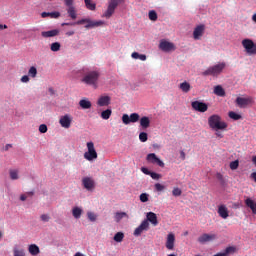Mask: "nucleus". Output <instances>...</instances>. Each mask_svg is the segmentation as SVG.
<instances>
[{"label": "nucleus", "instance_id": "f257e3e1", "mask_svg": "<svg viewBox=\"0 0 256 256\" xmlns=\"http://www.w3.org/2000/svg\"><path fill=\"white\" fill-rule=\"evenodd\" d=\"M208 125L214 131H224L228 125L221 119V116L214 114L208 118Z\"/></svg>", "mask_w": 256, "mask_h": 256}, {"label": "nucleus", "instance_id": "f03ea898", "mask_svg": "<svg viewBox=\"0 0 256 256\" xmlns=\"http://www.w3.org/2000/svg\"><path fill=\"white\" fill-rule=\"evenodd\" d=\"M99 77H101V74L99 73V71L94 70L86 73L81 81L82 83H85V85H90L91 87H94V89H97V84L99 83Z\"/></svg>", "mask_w": 256, "mask_h": 256}, {"label": "nucleus", "instance_id": "7ed1b4c3", "mask_svg": "<svg viewBox=\"0 0 256 256\" xmlns=\"http://www.w3.org/2000/svg\"><path fill=\"white\" fill-rule=\"evenodd\" d=\"M223 69H225V63H219L216 64L214 66H210L208 67L203 73L202 75H204V77H217L219 75H221V73H223Z\"/></svg>", "mask_w": 256, "mask_h": 256}, {"label": "nucleus", "instance_id": "20e7f679", "mask_svg": "<svg viewBox=\"0 0 256 256\" xmlns=\"http://www.w3.org/2000/svg\"><path fill=\"white\" fill-rule=\"evenodd\" d=\"M123 3H125V0H109L107 10L104 12L103 17L111 19L115 13V9H117L119 5H123Z\"/></svg>", "mask_w": 256, "mask_h": 256}, {"label": "nucleus", "instance_id": "39448f33", "mask_svg": "<svg viewBox=\"0 0 256 256\" xmlns=\"http://www.w3.org/2000/svg\"><path fill=\"white\" fill-rule=\"evenodd\" d=\"M86 146L88 151L84 153V159H86V161H94V159H97L95 144L93 142H87Z\"/></svg>", "mask_w": 256, "mask_h": 256}, {"label": "nucleus", "instance_id": "423d86ee", "mask_svg": "<svg viewBox=\"0 0 256 256\" xmlns=\"http://www.w3.org/2000/svg\"><path fill=\"white\" fill-rule=\"evenodd\" d=\"M242 46L248 55H256V43L253 40L249 38L242 40Z\"/></svg>", "mask_w": 256, "mask_h": 256}, {"label": "nucleus", "instance_id": "0eeeda50", "mask_svg": "<svg viewBox=\"0 0 256 256\" xmlns=\"http://www.w3.org/2000/svg\"><path fill=\"white\" fill-rule=\"evenodd\" d=\"M86 23V25H85ZM103 21H92L91 19H81L76 22V25H85V29H93V27H101Z\"/></svg>", "mask_w": 256, "mask_h": 256}, {"label": "nucleus", "instance_id": "6e6552de", "mask_svg": "<svg viewBox=\"0 0 256 256\" xmlns=\"http://www.w3.org/2000/svg\"><path fill=\"white\" fill-rule=\"evenodd\" d=\"M159 49L164 51V53H169L171 51H175L176 47L174 43L162 39L159 43Z\"/></svg>", "mask_w": 256, "mask_h": 256}, {"label": "nucleus", "instance_id": "1a4fd4ad", "mask_svg": "<svg viewBox=\"0 0 256 256\" xmlns=\"http://www.w3.org/2000/svg\"><path fill=\"white\" fill-rule=\"evenodd\" d=\"M139 119H141V117L138 113H132L130 114V116H128L127 114H123L122 123H124V125H129L130 123H137Z\"/></svg>", "mask_w": 256, "mask_h": 256}, {"label": "nucleus", "instance_id": "9d476101", "mask_svg": "<svg viewBox=\"0 0 256 256\" xmlns=\"http://www.w3.org/2000/svg\"><path fill=\"white\" fill-rule=\"evenodd\" d=\"M146 160L148 163H151L152 165H158V167H165V163L157 157V154L150 153L146 156Z\"/></svg>", "mask_w": 256, "mask_h": 256}, {"label": "nucleus", "instance_id": "9b49d317", "mask_svg": "<svg viewBox=\"0 0 256 256\" xmlns=\"http://www.w3.org/2000/svg\"><path fill=\"white\" fill-rule=\"evenodd\" d=\"M59 123L63 129H70L71 123H73V117L71 115L66 114L64 116H61L59 119Z\"/></svg>", "mask_w": 256, "mask_h": 256}, {"label": "nucleus", "instance_id": "f8f14e48", "mask_svg": "<svg viewBox=\"0 0 256 256\" xmlns=\"http://www.w3.org/2000/svg\"><path fill=\"white\" fill-rule=\"evenodd\" d=\"M192 109L194 111H198L199 113H205L207 109H209V106L205 102H200V101H194L191 103Z\"/></svg>", "mask_w": 256, "mask_h": 256}, {"label": "nucleus", "instance_id": "ddd939ff", "mask_svg": "<svg viewBox=\"0 0 256 256\" xmlns=\"http://www.w3.org/2000/svg\"><path fill=\"white\" fill-rule=\"evenodd\" d=\"M82 185L87 191H93L95 189V180L91 177H84L82 179Z\"/></svg>", "mask_w": 256, "mask_h": 256}, {"label": "nucleus", "instance_id": "4468645a", "mask_svg": "<svg viewBox=\"0 0 256 256\" xmlns=\"http://www.w3.org/2000/svg\"><path fill=\"white\" fill-rule=\"evenodd\" d=\"M149 229V222L147 220H143L141 224L134 230V236L139 237L143 231H147Z\"/></svg>", "mask_w": 256, "mask_h": 256}, {"label": "nucleus", "instance_id": "2eb2a0df", "mask_svg": "<svg viewBox=\"0 0 256 256\" xmlns=\"http://www.w3.org/2000/svg\"><path fill=\"white\" fill-rule=\"evenodd\" d=\"M165 247H166V249H168V251H174V249H175V234L169 233L167 235Z\"/></svg>", "mask_w": 256, "mask_h": 256}, {"label": "nucleus", "instance_id": "dca6fc26", "mask_svg": "<svg viewBox=\"0 0 256 256\" xmlns=\"http://www.w3.org/2000/svg\"><path fill=\"white\" fill-rule=\"evenodd\" d=\"M217 239V235L215 234H202L198 237V242L204 245V243H209L210 241H215Z\"/></svg>", "mask_w": 256, "mask_h": 256}, {"label": "nucleus", "instance_id": "f3484780", "mask_svg": "<svg viewBox=\"0 0 256 256\" xmlns=\"http://www.w3.org/2000/svg\"><path fill=\"white\" fill-rule=\"evenodd\" d=\"M204 33H205V25L204 24H200V25L196 26L193 31V37H194L195 41H199V39H201V36L204 35Z\"/></svg>", "mask_w": 256, "mask_h": 256}, {"label": "nucleus", "instance_id": "a211bd4d", "mask_svg": "<svg viewBox=\"0 0 256 256\" xmlns=\"http://www.w3.org/2000/svg\"><path fill=\"white\" fill-rule=\"evenodd\" d=\"M252 102H253V98H251V97H248V98L237 97L236 98V104L240 108L247 107V105H249V103H252Z\"/></svg>", "mask_w": 256, "mask_h": 256}, {"label": "nucleus", "instance_id": "6ab92c4d", "mask_svg": "<svg viewBox=\"0 0 256 256\" xmlns=\"http://www.w3.org/2000/svg\"><path fill=\"white\" fill-rule=\"evenodd\" d=\"M111 105V97L110 96H100L97 101L98 107H109Z\"/></svg>", "mask_w": 256, "mask_h": 256}, {"label": "nucleus", "instance_id": "aec40b11", "mask_svg": "<svg viewBox=\"0 0 256 256\" xmlns=\"http://www.w3.org/2000/svg\"><path fill=\"white\" fill-rule=\"evenodd\" d=\"M146 221L151 223L154 227H157L159 225V220H157V214L155 212H148L146 215Z\"/></svg>", "mask_w": 256, "mask_h": 256}, {"label": "nucleus", "instance_id": "412c9836", "mask_svg": "<svg viewBox=\"0 0 256 256\" xmlns=\"http://www.w3.org/2000/svg\"><path fill=\"white\" fill-rule=\"evenodd\" d=\"M236 252H237V247L229 246L223 252L217 253L214 256H229V255L235 254Z\"/></svg>", "mask_w": 256, "mask_h": 256}, {"label": "nucleus", "instance_id": "4be33fe9", "mask_svg": "<svg viewBox=\"0 0 256 256\" xmlns=\"http://www.w3.org/2000/svg\"><path fill=\"white\" fill-rule=\"evenodd\" d=\"M218 215H220L222 219H227V217H229V210L227 209V206L220 205L218 207Z\"/></svg>", "mask_w": 256, "mask_h": 256}, {"label": "nucleus", "instance_id": "5701e85b", "mask_svg": "<svg viewBox=\"0 0 256 256\" xmlns=\"http://www.w3.org/2000/svg\"><path fill=\"white\" fill-rule=\"evenodd\" d=\"M57 35H59L58 29L41 32V36L45 39H48L49 37H57Z\"/></svg>", "mask_w": 256, "mask_h": 256}, {"label": "nucleus", "instance_id": "b1692460", "mask_svg": "<svg viewBox=\"0 0 256 256\" xmlns=\"http://www.w3.org/2000/svg\"><path fill=\"white\" fill-rule=\"evenodd\" d=\"M140 127H142V129H149V127H151V119L147 116L140 118Z\"/></svg>", "mask_w": 256, "mask_h": 256}, {"label": "nucleus", "instance_id": "393cba45", "mask_svg": "<svg viewBox=\"0 0 256 256\" xmlns=\"http://www.w3.org/2000/svg\"><path fill=\"white\" fill-rule=\"evenodd\" d=\"M214 95H217V97H225V89L221 85H217L214 87L213 90Z\"/></svg>", "mask_w": 256, "mask_h": 256}, {"label": "nucleus", "instance_id": "a878e982", "mask_svg": "<svg viewBox=\"0 0 256 256\" xmlns=\"http://www.w3.org/2000/svg\"><path fill=\"white\" fill-rule=\"evenodd\" d=\"M179 89H181L183 93H189V91H191V84H189L187 81H184L180 83Z\"/></svg>", "mask_w": 256, "mask_h": 256}, {"label": "nucleus", "instance_id": "bb28decb", "mask_svg": "<svg viewBox=\"0 0 256 256\" xmlns=\"http://www.w3.org/2000/svg\"><path fill=\"white\" fill-rule=\"evenodd\" d=\"M72 215L74 217V219H81V215H83V209H81L80 207H74L72 209Z\"/></svg>", "mask_w": 256, "mask_h": 256}, {"label": "nucleus", "instance_id": "cd10ccee", "mask_svg": "<svg viewBox=\"0 0 256 256\" xmlns=\"http://www.w3.org/2000/svg\"><path fill=\"white\" fill-rule=\"evenodd\" d=\"M28 251L31 255H39V253H41V250H39V246H37V244H31Z\"/></svg>", "mask_w": 256, "mask_h": 256}, {"label": "nucleus", "instance_id": "c85d7f7f", "mask_svg": "<svg viewBox=\"0 0 256 256\" xmlns=\"http://www.w3.org/2000/svg\"><path fill=\"white\" fill-rule=\"evenodd\" d=\"M79 105H80L81 109H91V107H92L91 101H89L88 99L80 100Z\"/></svg>", "mask_w": 256, "mask_h": 256}, {"label": "nucleus", "instance_id": "c756f323", "mask_svg": "<svg viewBox=\"0 0 256 256\" xmlns=\"http://www.w3.org/2000/svg\"><path fill=\"white\" fill-rule=\"evenodd\" d=\"M84 3L89 11H95V9H97V4L92 0H84Z\"/></svg>", "mask_w": 256, "mask_h": 256}, {"label": "nucleus", "instance_id": "7c9ffc66", "mask_svg": "<svg viewBox=\"0 0 256 256\" xmlns=\"http://www.w3.org/2000/svg\"><path fill=\"white\" fill-rule=\"evenodd\" d=\"M67 13L73 20L77 19V10L75 9V6H70L67 9Z\"/></svg>", "mask_w": 256, "mask_h": 256}, {"label": "nucleus", "instance_id": "2f4dec72", "mask_svg": "<svg viewBox=\"0 0 256 256\" xmlns=\"http://www.w3.org/2000/svg\"><path fill=\"white\" fill-rule=\"evenodd\" d=\"M123 239H125V234L123 232H117L114 235V241L116 243H121L123 241Z\"/></svg>", "mask_w": 256, "mask_h": 256}, {"label": "nucleus", "instance_id": "473e14b6", "mask_svg": "<svg viewBox=\"0 0 256 256\" xmlns=\"http://www.w3.org/2000/svg\"><path fill=\"white\" fill-rule=\"evenodd\" d=\"M228 116L230 117V119H233V121H239V119H242L243 116H241V114H238L234 111H230L228 113Z\"/></svg>", "mask_w": 256, "mask_h": 256}, {"label": "nucleus", "instance_id": "72a5a7b5", "mask_svg": "<svg viewBox=\"0 0 256 256\" xmlns=\"http://www.w3.org/2000/svg\"><path fill=\"white\" fill-rule=\"evenodd\" d=\"M113 111L111 109H106L101 112V117L107 121V119H110Z\"/></svg>", "mask_w": 256, "mask_h": 256}, {"label": "nucleus", "instance_id": "f704fd0d", "mask_svg": "<svg viewBox=\"0 0 256 256\" xmlns=\"http://www.w3.org/2000/svg\"><path fill=\"white\" fill-rule=\"evenodd\" d=\"M28 77H32V79H35V77H37V68L35 66H31L29 68Z\"/></svg>", "mask_w": 256, "mask_h": 256}, {"label": "nucleus", "instance_id": "c9c22d12", "mask_svg": "<svg viewBox=\"0 0 256 256\" xmlns=\"http://www.w3.org/2000/svg\"><path fill=\"white\" fill-rule=\"evenodd\" d=\"M123 217H127V213L125 212H116L114 219L116 221V223H119V221H121V219H123Z\"/></svg>", "mask_w": 256, "mask_h": 256}, {"label": "nucleus", "instance_id": "e433bc0d", "mask_svg": "<svg viewBox=\"0 0 256 256\" xmlns=\"http://www.w3.org/2000/svg\"><path fill=\"white\" fill-rule=\"evenodd\" d=\"M50 50L53 52L61 51V43L54 42L50 45Z\"/></svg>", "mask_w": 256, "mask_h": 256}, {"label": "nucleus", "instance_id": "4c0bfd02", "mask_svg": "<svg viewBox=\"0 0 256 256\" xmlns=\"http://www.w3.org/2000/svg\"><path fill=\"white\" fill-rule=\"evenodd\" d=\"M10 179H12V181H16V179H19V171L18 170H10Z\"/></svg>", "mask_w": 256, "mask_h": 256}, {"label": "nucleus", "instance_id": "58836bf2", "mask_svg": "<svg viewBox=\"0 0 256 256\" xmlns=\"http://www.w3.org/2000/svg\"><path fill=\"white\" fill-rule=\"evenodd\" d=\"M14 256H25V250L14 248L13 249Z\"/></svg>", "mask_w": 256, "mask_h": 256}, {"label": "nucleus", "instance_id": "ea45409f", "mask_svg": "<svg viewBox=\"0 0 256 256\" xmlns=\"http://www.w3.org/2000/svg\"><path fill=\"white\" fill-rule=\"evenodd\" d=\"M150 21H157V12L155 10H151L148 14Z\"/></svg>", "mask_w": 256, "mask_h": 256}, {"label": "nucleus", "instance_id": "a19ab883", "mask_svg": "<svg viewBox=\"0 0 256 256\" xmlns=\"http://www.w3.org/2000/svg\"><path fill=\"white\" fill-rule=\"evenodd\" d=\"M139 139H140L141 143H146V141L148 139L147 132H141L139 134Z\"/></svg>", "mask_w": 256, "mask_h": 256}, {"label": "nucleus", "instance_id": "79ce46f5", "mask_svg": "<svg viewBox=\"0 0 256 256\" xmlns=\"http://www.w3.org/2000/svg\"><path fill=\"white\" fill-rule=\"evenodd\" d=\"M182 193L183 191H181V189L177 187L172 190V195L174 197H181Z\"/></svg>", "mask_w": 256, "mask_h": 256}, {"label": "nucleus", "instance_id": "37998d69", "mask_svg": "<svg viewBox=\"0 0 256 256\" xmlns=\"http://www.w3.org/2000/svg\"><path fill=\"white\" fill-rule=\"evenodd\" d=\"M238 168H239V160H235L230 163V169L232 171H235V169H238Z\"/></svg>", "mask_w": 256, "mask_h": 256}, {"label": "nucleus", "instance_id": "c03bdc74", "mask_svg": "<svg viewBox=\"0 0 256 256\" xmlns=\"http://www.w3.org/2000/svg\"><path fill=\"white\" fill-rule=\"evenodd\" d=\"M87 217L89 221H92V222L97 221V215H95V213L93 212H87Z\"/></svg>", "mask_w": 256, "mask_h": 256}, {"label": "nucleus", "instance_id": "a18cd8bd", "mask_svg": "<svg viewBox=\"0 0 256 256\" xmlns=\"http://www.w3.org/2000/svg\"><path fill=\"white\" fill-rule=\"evenodd\" d=\"M140 201H141L142 203H147V201H149V194H147V193H142V194L140 195Z\"/></svg>", "mask_w": 256, "mask_h": 256}, {"label": "nucleus", "instance_id": "49530a36", "mask_svg": "<svg viewBox=\"0 0 256 256\" xmlns=\"http://www.w3.org/2000/svg\"><path fill=\"white\" fill-rule=\"evenodd\" d=\"M41 221H43L44 223H49V221L51 220V217L49 216V214H42L40 216Z\"/></svg>", "mask_w": 256, "mask_h": 256}, {"label": "nucleus", "instance_id": "de8ad7c7", "mask_svg": "<svg viewBox=\"0 0 256 256\" xmlns=\"http://www.w3.org/2000/svg\"><path fill=\"white\" fill-rule=\"evenodd\" d=\"M154 187H155V190L158 191V192L165 191V186L160 184V183H156L154 185Z\"/></svg>", "mask_w": 256, "mask_h": 256}, {"label": "nucleus", "instance_id": "09e8293b", "mask_svg": "<svg viewBox=\"0 0 256 256\" xmlns=\"http://www.w3.org/2000/svg\"><path fill=\"white\" fill-rule=\"evenodd\" d=\"M150 177L158 181V179H161V174H158L156 172H150Z\"/></svg>", "mask_w": 256, "mask_h": 256}, {"label": "nucleus", "instance_id": "8fccbe9b", "mask_svg": "<svg viewBox=\"0 0 256 256\" xmlns=\"http://www.w3.org/2000/svg\"><path fill=\"white\" fill-rule=\"evenodd\" d=\"M51 19H59L61 17V13L59 12H50Z\"/></svg>", "mask_w": 256, "mask_h": 256}, {"label": "nucleus", "instance_id": "3c124183", "mask_svg": "<svg viewBox=\"0 0 256 256\" xmlns=\"http://www.w3.org/2000/svg\"><path fill=\"white\" fill-rule=\"evenodd\" d=\"M73 3H75V0H64V5H66V7H74Z\"/></svg>", "mask_w": 256, "mask_h": 256}, {"label": "nucleus", "instance_id": "603ef678", "mask_svg": "<svg viewBox=\"0 0 256 256\" xmlns=\"http://www.w3.org/2000/svg\"><path fill=\"white\" fill-rule=\"evenodd\" d=\"M39 132H40V133H47V125L41 124V125L39 126Z\"/></svg>", "mask_w": 256, "mask_h": 256}, {"label": "nucleus", "instance_id": "864d4df0", "mask_svg": "<svg viewBox=\"0 0 256 256\" xmlns=\"http://www.w3.org/2000/svg\"><path fill=\"white\" fill-rule=\"evenodd\" d=\"M30 79L29 76L24 75L21 77V83H29Z\"/></svg>", "mask_w": 256, "mask_h": 256}, {"label": "nucleus", "instance_id": "5fc2aeb1", "mask_svg": "<svg viewBox=\"0 0 256 256\" xmlns=\"http://www.w3.org/2000/svg\"><path fill=\"white\" fill-rule=\"evenodd\" d=\"M216 178L218 179V181H221V183H223V181H225L223 178V174H221L219 172L216 174Z\"/></svg>", "mask_w": 256, "mask_h": 256}, {"label": "nucleus", "instance_id": "6e6d98bb", "mask_svg": "<svg viewBox=\"0 0 256 256\" xmlns=\"http://www.w3.org/2000/svg\"><path fill=\"white\" fill-rule=\"evenodd\" d=\"M142 173H144V175H151V171H149V169L142 167L141 168Z\"/></svg>", "mask_w": 256, "mask_h": 256}, {"label": "nucleus", "instance_id": "4d7b16f0", "mask_svg": "<svg viewBox=\"0 0 256 256\" xmlns=\"http://www.w3.org/2000/svg\"><path fill=\"white\" fill-rule=\"evenodd\" d=\"M138 59H140V61H147V56L145 54H140Z\"/></svg>", "mask_w": 256, "mask_h": 256}, {"label": "nucleus", "instance_id": "13d9d810", "mask_svg": "<svg viewBox=\"0 0 256 256\" xmlns=\"http://www.w3.org/2000/svg\"><path fill=\"white\" fill-rule=\"evenodd\" d=\"M139 52H133L132 54H131V57H132V59H139Z\"/></svg>", "mask_w": 256, "mask_h": 256}, {"label": "nucleus", "instance_id": "bf43d9fd", "mask_svg": "<svg viewBox=\"0 0 256 256\" xmlns=\"http://www.w3.org/2000/svg\"><path fill=\"white\" fill-rule=\"evenodd\" d=\"M50 15H51V12H42V13H41V17H42L43 19H45V17H50Z\"/></svg>", "mask_w": 256, "mask_h": 256}, {"label": "nucleus", "instance_id": "052dcab7", "mask_svg": "<svg viewBox=\"0 0 256 256\" xmlns=\"http://www.w3.org/2000/svg\"><path fill=\"white\" fill-rule=\"evenodd\" d=\"M20 201H27V195L22 194V195L20 196Z\"/></svg>", "mask_w": 256, "mask_h": 256}, {"label": "nucleus", "instance_id": "680f3d73", "mask_svg": "<svg viewBox=\"0 0 256 256\" xmlns=\"http://www.w3.org/2000/svg\"><path fill=\"white\" fill-rule=\"evenodd\" d=\"M251 179H253V181H255L256 183V172H253L251 175H250Z\"/></svg>", "mask_w": 256, "mask_h": 256}, {"label": "nucleus", "instance_id": "e2e57ef3", "mask_svg": "<svg viewBox=\"0 0 256 256\" xmlns=\"http://www.w3.org/2000/svg\"><path fill=\"white\" fill-rule=\"evenodd\" d=\"M66 35H67L68 37H71V36L75 35V31L66 32Z\"/></svg>", "mask_w": 256, "mask_h": 256}, {"label": "nucleus", "instance_id": "0e129e2a", "mask_svg": "<svg viewBox=\"0 0 256 256\" xmlns=\"http://www.w3.org/2000/svg\"><path fill=\"white\" fill-rule=\"evenodd\" d=\"M7 25L5 24H0V31H3V29H7Z\"/></svg>", "mask_w": 256, "mask_h": 256}, {"label": "nucleus", "instance_id": "69168bd1", "mask_svg": "<svg viewBox=\"0 0 256 256\" xmlns=\"http://www.w3.org/2000/svg\"><path fill=\"white\" fill-rule=\"evenodd\" d=\"M11 147H13V145L7 144L4 149H5V151H9V149H11Z\"/></svg>", "mask_w": 256, "mask_h": 256}, {"label": "nucleus", "instance_id": "338daca9", "mask_svg": "<svg viewBox=\"0 0 256 256\" xmlns=\"http://www.w3.org/2000/svg\"><path fill=\"white\" fill-rule=\"evenodd\" d=\"M180 157L183 161H185V153L183 151L180 152Z\"/></svg>", "mask_w": 256, "mask_h": 256}, {"label": "nucleus", "instance_id": "774afa93", "mask_svg": "<svg viewBox=\"0 0 256 256\" xmlns=\"http://www.w3.org/2000/svg\"><path fill=\"white\" fill-rule=\"evenodd\" d=\"M252 21H254V23H256V13L253 14V16H252Z\"/></svg>", "mask_w": 256, "mask_h": 256}]
</instances>
